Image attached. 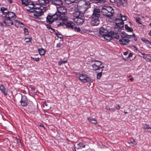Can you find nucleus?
Masks as SVG:
<instances>
[{
	"label": "nucleus",
	"instance_id": "obj_35",
	"mask_svg": "<svg viewBox=\"0 0 151 151\" xmlns=\"http://www.w3.org/2000/svg\"><path fill=\"white\" fill-rule=\"evenodd\" d=\"M67 60H60L58 62V65H59L60 66L62 64H64L67 63Z\"/></svg>",
	"mask_w": 151,
	"mask_h": 151
},
{
	"label": "nucleus",
	"instance_id": "obj_51",
	"mask_svg": "<svg viewBox=\"0 0 151 151\" xmlns=\"http://www.w3.org/2000/svg\"><path fill=\"white\" fill-rule=\"evenodd\" d=\"M116 109L118 110L120 109V107L119 104L117 105V106L116 107Z\"/></svg>",
	"mask_w": 151,
	"mask_h": 151
},
{
	"label": "nucleus",
	"instance_id": "obj_32",
	"mask_svg": "<svg viewBox=\"0 0 151 151\" xmlns=\"http://www.w3.org/2000/svg\"><path fill=\"white\" fill-rule=\"evenodd\" d=\"M145 126L143 127V129L145 130H146L147 129L148 130V132H151V127H150L148 124H145Z\"/></svg>",
	"mask_w": 151,
	"mask_h": 151
},
{
	"label": "nucleus",
	"instance_id": "obj_59",
	"mask_svg": "<svg viewBox=\"0 0 151 151\" xmlns=\"http://www.w3.org/2000/svg\"><path fill=\"white\" fill-rule=\"evenodd\" d=\"M106 109L108 110H111V109L109 107H107L106 108Z\"/></svg>",
	"mask_w": 151,
	"mask_h": 151
},
{
	"label": "nucleus",
	"instance_id": "obj_15",
	"mask_svg": "<svg viewBox=\"0 0 151 151\" xmlns=\"http://www.w3.org/2000/svg\"><path fill=\"white\" fill-rule=\"evenodd\" d=\"M108 31L105 29L104 27H102L99 29V34L100 35L103 36V37H104L107 34Z\"/></svg>",
	"mask_w": 151,
	"mask_h": 151
},
{
	"label": "nucleus",
	"instance_id": "obj_11",
	"mask_svg": "<svg viewBox=\"0 0 151 151\" xmlns=\"http://www.w3.org/2000/svg\"><path fill=\"white\" fill-rule=\"evenodd\" d=\"M116 3L118 7H126L127 5V0H116Z\"/></svg>",
	"mask_w": 151,
	"mask_h": 151
},
{
	"label": "nucleus",
	"instance_id": "obj_49",
	"mask_svg": "<svg viewBox=\"0 0 151 151\" xmlns=\"http://www.w3.org/2000/svg\"><path fill=\"white\" fill-rule=\"evenodd\" d=\"M147 46L151 48V42L149 41L148 43H147Z\"/></svg>",
	"mask_w": 151,
	"mask_h": 151
},
{
	"label": "nucleus",
	"instance_id": "obj_54",
	"mask_svg": "<svg viewBox=\"0 0 151 151\" xmlns=\"http://www.w3.org/2000/svg\"><path fill=\"white\" fill-rule=\"evenodd\" d=\"M128 51H126L124 52V55H127L128 54Z\"/></svg>",
	"mask_w": 151,
	"mask_h": 151
},
{
	"label": "nucleus",
	"instance_id": "obj_50",
	"mask_svg": "<svg viewBox=\"0 0 151 151\" xmlns=\"http://www.w3.org/2000/svg\"><path fill=\"white\" fill-rule=\"evenodd\" d=\"M31 90L32 91H35V88L32 86V87H31Z\"/></svg>",
	"mask_w": 151,
	"mask_h": 151
},
{
	"label": "nucleus",
	"instance_id": "obj_12",
	"mask_svg": "<svg viewBox=\"0 0 151 151\" xmlns=\"http://www.w3.org/2000/svg\"><path fill=\"white\" fill-rule=\"evenodd\" d=\"M21 95V99L20 101L21 105L24 107L27 106V105L28 101L27 97L25 95Z\"/></svg>",
	"mask_w": 151,
	"mask_h": 151
},
{
	"label": "nucleus",
	"instance_id": "obj_8",
	"mask_svg": "<svg viewBox=\"0 0 151 151\" xmlns=\"http://www.w3.org/2000/svg\"><path fill=\"white\" fill-rule=\"evenodd\" d=\"M67 19L65 20H63V19L60 20L63 24L66 26V28L68 29H73V27L75 25L74 23L71 21H68L69 17H67Z\"/></svg>",
	"mask_w": 151,
	"mask_h": 151
},
{
	"label": "nucleus",
	"instance_id": "obj_13",
	"mask_svg": "<svg viewBox=\"0 0 151 151\" xmlns=\"http://www.w3.org/2000/svg\"><path fill=\"white\" fill-rule=\"evenodd\" d=\"M14 19L4 17V19L3 22L6 25L10 26L13 24Z\"/></svg>",
	"mask_w": 151,
	"mask_h": 151
},
{
	"label": "nucleus",
	"instance_id": "obj_9",
	"mask_svg": "<svg viewBox=\"0 0 151 151\" xmlns=\"http://www.w3.org/2000/svg\"><path fill=\"white\" fill-rule=\"evenodd\" d=\"M79 80L82 82L86 83L91 81V79L89 78L86 74L82 73L79 75Z\"/></svg>",
	"mask_w": 151,
	"mask_h": 151
},
{
	"label": "nucleus",
	"instance_id": "obj_62",
	"mask_svg": "<svg viewBox=\"0 0 151 151\" xmlns=\"http://www.w3.org/2000/svg\"><path fill=\"white\" fill-rule=\"evenodd\" d=\"M31 58L33 60H35V58L32 57H31Z\"/></svg>",
	"mask_w": 151,
	"mask_h": 151
},
{
	"label": "nucleus",
	"instance_id": "obj_1",
	"mask_svg": "<svg viewBox=\"0 0 151 151\" xmlns=\"http://www.w3.org/2000/svg\"><path fill=\"white\" fill-rule=\"evenodd\" d=\"M27 10L30 12L33 13V17L40 19V17L43 14L46 10L45 7L41 6L40 4H33L27 7Z\"/></svg>",
	"mask_w": 151,
	"mask_h": 151
},
{
	"label": "nucleus",
	"instance_id": "obj_33",
	"mask_svg": "<svg viewBox=\"0 0 151 151\" xmlns=\"http://www.w3.org/2000/svg\"><path fill=\"white\" fill-rule=\"evenodd\" d=\"M7 11V9L4 7H2L1 8V11L2 12L3 15H4V16L7 13V12H5V11Z\"/></svg>",
	"mask_w": 151,
	"mask_h": 151
},
{
	"label": "nucleus",
	"instance_id": "obj_31",
	"mask_svg": "<svg viewBox=\"0 0 151 151\" xmlns=\"http://www.w3.org/2000/svg\"><path fill=\"white\" fill-rule=\"evenodd\" d=\"M78 146L79 147H77V149H79L80 148H84L85 147V144L83 143V142H81L78 143L77 144Z\"/></svg>",
	"mask_w": 151,
	"mask_h": 151
},
{
	"label": "nucleus",
	"instance_id": "obj_56",
	"mask_svg": "<svg viewBox=\"0 0 151 151\" xmlns=\"http://www.w3.org/2000/svg\"><path fill=\"white\" fill-rule=\"evenodd\" d=\"M110 2L112 3H115V0H109Z\"/></svg>",
	"mask_w": 151,
	"mask_h": 151
},
{
	"label": "nucleus",
	"instance_id": "obj_34",
	"mask_svg": "<svg viewBox=\"0 0 151 151\" xmlns=\"http://www.w3.org/2000/svg\"><path fill=\"white\" fill-rule=\"evenodd\" d=\"M125 28L128 32H131L133 30V29L130 27H129L127 24L125 25Z\"/></svg>",
	"mask_w": 151,
	"mask_h": 151
},
{
	"label": "nucleus",
	"instance_id": "obj_41",
	"mask_svg": "<svg viewBox=\"0 0 151 151\" xmlns=\"http://www.w3.org/2000/svg\"><path fill=\"white\" fill-rule=\"evenodd\" d=\"M32 40V38L29 37V38L27 37L25 38V40L26 42H29L31 41Z\"/></svg>",
	"mask_w": 151,
	"mask_h": 151
},
{
	"label": "nucleus",
	"instance_id": "obj_30",
	"mask_svg": "<svg viewBox=\"0 0 151 151\" xmlns=\"http://www.w3.org/2000/svg\"><path fill=\"white\" fill-rule=\"evenodd\" d=\"M88 119L91 123H94L96 124L98 123L97 120L94 118L88 117Z\"/></svg>",
	"mask_w": 151,
	"mask_h": 151
},
{
	"label": "nucleus",
	"instance_id": "obj_40",
	"mask_svg": "<svg viewBox=\"0 0 151 151\" xmlns=\"http://www.w3.org/2000/svg\"><path fill=\"white\" fill-rule=\"evenodd\" d=\"M73 29L74 31L77 32H79L81 30L80 28L78 27H73Z\"/></svg>",
	"mask_w": 151,
	"mask_h": 151
},
{
	"label": "nucleus",
	"instance_id": "obj_4",
	"mask_svg": "<svg viewBox=\"0 0 151 151\" xmlns=\"http://www.w3.org/2000/svg\"><path fill=\"white\" fill-rule=\"evenodd\" d=\"M90 7L89 1L86 0H81L78 3V9H81V11L85 13L87 10Z\"/></svg>",
	"mask_w": 151,
	"mask_h": 151
},
{
	"label": "nucleus",
	"instance_id": "obj_39",
	"mask_svg": "<svg viewBox=\"0 0 151 151\" xmlns=\"http://www.w3.org/2000/svg\"><path fill=\"white\" fill-rule=\"evenodd\" d=\"M141 40L142 41H143L146 44H147V43H148L149 42V41L145 39L143 37L142 38Z\"/></svg>",
	"mask_w": 151,
	"mask_h": 151
},
{
	"label": "nucleus",
	"instance_id": "obj_2",
	"mask_svg": "<svg viewBox=\"0 0 151 151\" xmlns=\"http://www.w3.org/2000/svg\"><path fill=\"white\" fill-rule=\"evenodd\" d=\"M100 16V10L99 8H94L91 17V24L93 26H97L99 24V19Z\"/></svg>",
	"mask_w": 151,
	"mask_h": 151
},
{
	"label": "nucleus",
	"instance_id": "obj_36",
	"mask_svg": "<svg viewBox=\"0 0 151 151\" xmlns=\"http://www.w3.org/2000/svg\"><path fill=\"white\" fill-rule=\"evenodd\" d=\"M92 62H97V63H96V64H98V65H101L102 64V63L101 62L99 61L98 60H95V59L93 60V61H92Z\"/></svg>",
	"mask_w": 151,
	"mask_h": 151
},
{
	"label": "nucleus",
	"instance_id": "obj_14",
	"mask_svg": "<svg viewBox=\"0 0 151 151\" xmlns=\"http://www.w3.org/2000/svg\"><path fill=\"white\" fill-rule=\"evenodd\" d=\"M4 17L13 19L12 18H14L16 17V16L13 12H7L6 13Z\"/></svg>",
	"mask_w": 151,
	"mask_h": 151
},
{
	"label": "nucleus",
	"instance_id": "obj_61",
	"mask_svg": "<svg viewBox=\"0 0 151 151\" xmlns=\"http://www.w3.org/2000/svg\"><path fill=\"white\" fill-rule=\"evenodd\" d=\"M90 1H95V2L97 3V1H99V0H90Z\"/></svg>",
	"mask_w": 151,
	"mask_h": 151
},
{
	"label": "nucleus",
	"instance_id": "obj_19",
	"mask_svg": "<svg viewBox=\"0 0 151 151\" xmlns=\"http://www.w3.org/2000/svg\"><path fill=\"white\" fill-rule=\"evenodd\" d=\"M50 2L53 4L57 6H59L62 4L61 0H50Z\"/></svg>",
	"mask_w": 151,
	"mask_h": 151
},
{
	"label": "nucleus",
	"instance_id": "obj_53",
	"mask_svg": "<svg viewBox=\"0 0 151 151\" xmlns=\"http://www.w3.org/2000/svg\"><path fill=\"white\" fill-rule=\"evenodd\" d=\"M40 58H35V60L37 62L40 60Z\"/></svg>",
	"mask_w": 151,
	"mask_h": 151
},
{
	"label": "nucleus",
	"instance_id": "obj_21",
	"mask_svg": "<svg viewBox=\"0 0 151 151\" xmlns=\"http://www.w3.org/2000/svg\"><path fill=\"white\" fill-rule=\"evenodd\" d=\"M104 38L108 41H109L110 40H112V34L111 33V32H108L107 34L104 37Z\"/></svg>",
	"mask_w": 151,
	"mask_h": 151
},
{
	"label": "nucleus",
	"instance_id": "obj_64",
	"mask_svg": "<svg viewBox=\"0 0 151 151\" xmlns=\"http://www.w3.org/2000/svg\"><path fill=\"white\" fill-rule=\"evenodd\" d=\"M0 25L1 26L3 27V26H4V25H3V24L1 22H0Z\"/></svg>",
	"mask_w": 151,
	"mask_h": 151
},
{
	"label": "nucleus",
	"instance_id": "obj_47",
	"mask_svg": "<svg viewBox=\"0 0 151 151\" xmlns=\"http://www.w3.org/2000/svg\"><path fill=\"white\" fill-rule=\"evenodd\" d=\"M47 27L49 29H51L53 32L54 31L55 29L52 28L48 24L47 25Z\"/></svg>",
	"mask_w": 151,
	"mask_h": 151
},
{
	"label": "nucleus",
	"instance_id": "obj_52",
	"mask_svg": "<svg viewBox=\"0 0 151 151\" xmlns=\"http://www.w3.org/2000/svg\"><path fill=\"white\" fill-rule=\"evenodd\" d=\"M133 55V54L131 53H130L129 54L128 57H131Z\"/></svg>",
	"mask_w": 151,
	"mask_h": 151
},
{
	"label": "nucleus",
	"instance_id": "obj_55",
	"mask_svg": "<svg viewBox=\"0 0 151 151\" xmlns=\"http://www.w3.org/2000/svg\"><path fill=\"white\" fill-rule=\"evenodd\" d=\"M133 35L134 36V40L135 41H136L137 39L136 37L135 36L134 34H133Z\"/></svg>",
	"mask_w": 151,
	"mask_h": 151
},
{
	"label": "nucleus",
	"instance_id": "obj_48",
	"mask_svg": "<svg viewBox=\"0 0 151 151\" xmlns=\"http://www.w3.org/2000/svg\"><path fill=\"white\" fill-rule=\"evenodd\" d=\"M62 45L60 43H58L56 45V47H60L62 46Z\"/></svg>",
	"mask_w": 151,
	"mask_h": 151
},
{
	"label": "nucleus",
	"instance_id": "obj_42",
	"mask_svg": "<svg viewBox=\"0 0 151 151\" xmlns=\"http://www.w3.org/2000/svg\"><path fill=\"white\" fill-rule=\"evenodd\" d=\"M136 22H137L138 23H139V24H142V23L141 22H140L141 19L139 17H137L136 18Z\"/></svg>",
	"mask_w": 151,
	"mask_h": 151
},
{
	"label": "nucleus",
	"instance_id": "obj_37",
	"mask_svg": "<svg viewBox=\"0 0 151 151\" xmlns=\"http://www.w3.org/2000/svg\"><path fill=\"white\" fill-rule=\"evenodd\" d=\"M103 70H102L99 73H98L97 75V79H99L101 77L102 74V71H103Z\"/></svg>",
	"mask_w": 151,
	"mask_h": 151
},
{
	"label": "nucleus",
	"instance_id": "obj_18",
	"mask_svg": "<svg viewBox=\"0 0 151 151\" xmlns=\"http://www.w3.org/2000/svg\"><path fill=\"white\" fill-rule=\"evenodd\" d=\"M39 1V4L41 6L45 7L46 10L47 9L46 4H48L49 2V0H38ZM37 4H38L37 3Z\"/></svg>",
	"mask_w": 151,
	"mask_h": 151
},
{
	"label": "nucleus",
	"instance_id": "obj_25",
	"mask_svg": "<svg viewBox=\"0 0 151 151\" xmlns=\"http://www.w3.org/2000/svg\"><path fill=\"white\" fill-rule=\"evenodd\" d=\"M111 33L112 34V38H114L116 39H118L119 38V34L113 31H111Z\"/></svg>",
	"mask_w": 151,
	"mask_h": 151
},
{
	"label": "nucleus",
	"instance_id": "obj_44",
	"mask_svg": "<svg viewBox=\"0 0 151 151\" xmlns=\"http://www.w3.org/2000/svg\"><path fill=\"white\" fill-rule=\"evenodd\" d=\"M56 35L60 39H62L63 37L62 35L59 32L57 33Z\"/></svg>",
	"mask_w": 151,
	"mask_h": 151
},
{
	"label": "nucleus",
	"instance_id": "obj_45",
	"mask_svg": "<svg viewBox=\"0 0 151 151\" xmlns=\"http://www.w3.org/2000/svg\"><path fill=\"white\" fill-rule=\"evenodd\" d=\"M105 2V1L102 0H99L97 3H99L100 4H104Z\"/></svg>",
	"mask_w": 151,
	"mask_h": 151
},
{
	"label": "nucleus",
	"instance_id": "obj_10",
	"mask_svg": "<svg viewBox=\"0 0 151 151\" xmlns=\"http://www.w3.org/2000/svg\"><path fill=\"white\" fill-rule=\"evenodd\" d=\"M74 21L77 24L79 25H82L84 21V17L82 15L80 16L78 18L74 19Z\"/></svg>",
	"mask_w": 151,
	"mask_h": 151
},
{
	"label": "nucleus",
	"instance_id": "obj_58",
	"mask_svg": "<svg viewBox=\"0 0 151 151\" xmlns=\"http://www.w3.org/2000/svg\"><path fill=\"white\" fill-rule=\"evenodd\" d=\"M140 53L142 55H143V56H145V55L146 54L144 53V52H140Z\"/></svg>",
	"mask_w": 151,
	"mask_h": 151
},
{
	"label": "nucleus",
	"instance_id": "obj_26",
	"mask_svg": "<svg viewBox=\"0 0 151 151\" xmlns=\"http://www.w3.org/2000/svg\"><path fill=\"white\" fill-rule=\"evenodd\" d=\"M101 65H98L97 64L95 63L92 65V66L93 68V69L94 70H99L100 69L99 66Z\"/></svg>",
	"mask_w": 151,
	"mask_h": 151
},
{
	"label": "nucleus",
	"instance_id": "obj_60",
	"mask_svg": "<svg viewBox=\"0 0 151 151\" xmlns=\"http://www.w3.org/2000/svg\"><path fill=\"white\" fill-rule=\"evenodd\" d=\"M148 35L150 36H151V30L148 33Z\"/></svg>",
	"mask_w": 151,
	"mask_h": 151
},
{
	"label": "nucleus",
	"instance_id": "obj_6",
	"mask_svg": "<svg viewBox=\"0 0 151 151\" xmlns=\"http://www.w3.org/2000/svg\"><path fill=\"white\" fill-rule=\"evenodd\" d=\"M121 19H116L115 20L116 26L119 29H121L124 27V21L127 20L125 16L120 14Z\"/></svg>",
	"mask_w": 151,
	"mask_h": 151
},
{
	"label": "nucleus",
	"instance_id": "obj_3",
	"mask_svg": "<svg viewBox=\"0 0 151 151\" xmlns=\"http://www.w3.org/2000/svg\"><path fill=\"white\" fill-rule=\"evenodd\" d=\"M57 15L59 17V20L63 19L65 20L67 19V17L68 16V13L67 12L66 7L63 6H60L57 7Z\"/></svg>",
	"mask_w": 151,
	"mask_h": 151
},
{
	"label": "nucleus",
	"instance_id": "obj_63",
	"mask_svg": "<svg viewBox=\"0 0 151 151\" xmlns=\"http://www.w3.org/2000/svg\"><path fill=\"white\" fill-rule=\"evenodd\" d=\"M129 80L131 81H132L133 80V78H131L129 79Z\"/></svg>",
	"mask_w": 151,
	"mask_h": 151
},
{
	"label": "nucleus",
	"instance_id": "obj_22",
	"mask_svg": "<svg viewBox=\"0 0 151 151\" xmlns=\"http://www.w3.org/2000/svg\"><path fill=\"white\" fill-rule=\"evenodd\" d=\"M0 90L5 96L7 95V91H6L4 86L3 85H1L0 86Z\"/></svg>",
	"mask_w": 151,
	"mask_h": 151
},
{
	"label": "nucleus",
	"instance_id": "obj_43",
	"mask_svg": "<svg viewBox=\"0 0 151 151\" xmlns=\"http://www.w3.org/2000/svg\"><path fill=\"white\" fill-rule=\"evenodd\" d=\"M24 32L25 35H27L28 34L29 32L28 29L26 28H24Z\"/></svg>",
	"mask_w": 151,
	"mask_h": 151
},
{
	"label": "nucleus",
	"instance_id": "obj_23",
	"mask_svg": "<svg viewBox=\"0 0 151 151\" xmlns=\"http://www.w3.org/2000/svg\"><path fill=\"white\" fill-rule=\"evenodd\" d=\"M142 57L146 61L151 62V56L150 54H146L145 56H143Z\"/></svg>",
	"mask_w": 151,
	"mask_h": 151
},
{
	"label": "nucleus",
	"instance_id": "obj_7",
	"mask_svg": "<svg viewBox=\"0 0 151 151\" xmlns=\"http://www.w3.org/2000/svg\"><path fill=\"white\" fill-rule=\"evenodd\" d=\"M58 20H59V17L57 15V12L53 14L49 13L46 17V22L50 24H52L54 21Z\"/></svg>",
	"mask_w": 151,
	"mask_h": 151
},
{
	"label": "nucleus",
	"instance_id": "obj_5",
	"mask_svg": "<svg viewBox=\"0 0 151 151\" xmlns=\"http://www.w3.org/2000/svg\"><path fill=\"white\" fill-rule=\"evenodd\" d=\"M102 14L108 17H110L112 16L114 10L110 6H104L101 10Z\"/></svg>",
	"mask_w": 151,
	"mask_h": 151
},
{
	"label": "nucleus",
	"instance_id": "obj_27",
	"mask_svg": "<svg viewBox=\"0 0 151 151\" xmlns=\"http://www.w3.org/2000/svg\"><path fill=\"white\" fill-rule=\"evenodd\" d=\"M120 35L122 38H129L131 36V35H127L125 32H122L121 34Z\"/></svg>",
	"mask_w": 151,
	"mask_h": 151
},
{
	"label": "nucleus",
	"instance_id": "obj_20",
	"mask_svg": "<svg viewBox=\"0 0 151 151\" xmlns=\"http://www.w3.org/2000/svg\"><path fill=\"white\" fill-rule=\"evenodd\" d=\"M129 40L128 39L125 38H122L119 40V42L120 44L123 45H126L129 42Z\"/></svg>",
	"mask_w": 151,
	"mask_h": 151
},
{
	"label": "nucleus",
	"instance_id": "obj_29",
	"mask_svg": "<svg viewBox=\"0 0 151 151\" xmlns=\"http://www.w3.org/2000/svg\"><path fill=\"white\" fill-rule=\"evenodd\" d=\"M21 1L22 4L24 5L25 6H27L26 9H27V7L30 5H32V4H29V1L28 0H22Z\"/></svg>",
	"mask_w": 151,
	"mask_h": 151
},
{
	"label": "nucleus",
	"instance_id": "obj_28",
	"mask_svg": "<svg viewBox=\"0 0 151 151\" xmlns=\"http://www.w3.org/2000/svg\"><path fill=\"white\" fill-rule=\"evenodd\" d=\"M38 50L40 54L41 55H44L45 54L46 50L42 47L40 48H39L38 49Z\"/></svg>",
	"mask_w": 151,
	"mask_h": 151
},
{
	"label": "nucleus",
	"instance_id": "obj_38",
	"mask_svg": "<svg viewBox=\"0 0 151 151\" xmlns=\"http://www.w3.org/2000/svg\"><path fill=\"white\" fill-rule=\"evenodd\" d=\"M65 1H68V3L67 4H70L71 3H73L75 2L76 0H65Z\"/></svg>",
	"mask_w": 151,
	"mask_h": 151
},
{
	"label": "nucleus",
	"instance_id": "obj_24",
	"mask_svg": "<svg viewBox=\"0 0 151 151\" xmlns=\"http://www.w3.org/2000/svg\"><path fill=\"white\" fill-rule=\"evenodd\" d=\"M128 143L129 144L130 146H133L137 144V142L134 139L131 138L130 141L128 142Z\"/></svg>",
	"mask_w": 151,
	"mask_h": 151
},
{
	"label": "nucleus",
	"instance_id": "obj_57",
	"mask_svg": "<svg viewBox=\"0 0 151 151\" xmlns=\"http://www.w3.org/2000/svg\"><path fill=\"white\" fill-rule=\"evenodd\" d=\"M40 126L41 127H43L44 128H45V127L43 125V124H41L40 125Z\"/></svg>",
	"mask_w": 151,
	"mask_h": 151
},
{
	"label": "nucleus",
	"instance_id": "obj_46",
	"mask_svg": "<svg viewBox=\"0 0 151 151\" xmlns=\"http://www.w3.org/2000/svg\"><path fill=\"white\" fill-rule=\"evenodd\" d=\"M63 23L61 22H58L57 23V25L58 27H60L63 26Z\"/></svg>",
	"mask_w": 151,
	"mask_h": 151
},
{
	"label": "nucleus",
	"instance_id": "obj_17",
	"mask_svg": "<svg viewBox=\"0 0 151 151\" xmlns=\"http://www.w3.org/2000/svg\"><path fill=\"white\" fill-rule=\"evenodd\" d=\"M13 24L17 27H23L24 26L23 23L19 22L17 20L14 19Z\"/></svg>",
	"mask_w": 151,
	"mask_h": 151
},
{
	"label": "nucleus",
	"instance_id": "obj_16",
	"mask_svg": "<svg viewBox=\"0 0 151 151\" xmlns=\"http://www.w3.org/2000/svg\"><path fill=\"white\" fill-rule=\"evenodd\" d=\"M80 13H83V12H81V11L80 9L79 10H78L73 13L72 14L73 19L74 20V19L78 18L80 17V16H82V15L80 14Z\"/></svg>",
	"mask_w": 151,
	"mask_h": 151
}]
</instances>
